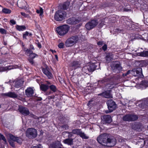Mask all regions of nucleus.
Listing matches in <instances>:
<instances>
[{
	"mask_svg": "<svg viewBox=\"0 0 148 148\" xmlns=\"http://www.w3.org/2000/svg\"><path fill=\"white\" fill-rule=\"evenodd\" d=\"M17 5L20 8L25 10L27 9V3L24 0H18L17 2Z\"/></svg>",
	"mask_w": 148,
	"mask_h": 148,
	"instance_id": "9d476101",
	"label": "nucleus"
},
{
	"mask_svg": "<svg viewBox=\"0 0 148 148\" xmlns=\"http://www.w3.org/2000/svg\"><path fill=\"white\" fill-rule=\"evenodd\" d=\"M16 27V29L19 31H23L26 29V27L24 25H17Z\"/></svg>",
	"mask_w": 148,
	"mask_h": 148,
	"instance_id": "c756f323",
	"label": "nucleus"
},
{
	"mask_svg": "<svg viewBox=\"0 0 148 148\" xmlns=\"http://www.w3.org/2000/svg\"><path fill=\"white\" fill-rule=\"evenodd\" d=\"M32 117H33V118H34L35 119H39L38 117H37V116H35V115H32Z\"/></svg>",
	"mask_w": 148,
	"mask_h": 148,
	"instance_id": "052dcab7",
	"label": "nucleus"
},
{
	"mask_svg": "<svg viewBox=\"0 0 148 148\" xmlns=\"http://www.w3.org/2000/svg\"><path fill=\"white\" fill-rule=\"evenodd\" d=\"M111 90L107 91L98 95L101 96L106 98H112V95L110 92Z\"/></svg>",
	"mask_w": 148,
	"mask_h": 148,
	"instance_id": "ddd939ff",
	"label": "nucleus"
},
{
	"mask_svg": "<svg viewBox=\"0 0 148 148\" xmlns=\"http://www.w3.org/2000/svg\"><path fill=\"white\" fill-rule=\"evenodd\" d=\"M31 148H42V147L41 145H39L36 146H34L31 147Z\"/></svg>",
	"mask_w": 148,
	"mask_h": 148,
	"instance_id": "de8ad7c7",
	"label": "nucleus"
},
{
	"mask_svg": "<svg viewBox=\"0 0 148 148\" xmlns=\"http://www.w3.org/2000/svg\"><path fill=\"white\" fill-rule=\"evenodd\" d=\"M36 12L37 13L40 14V16H42L43 13V9L42 8H40L39 10H36Z\"/></svg>",
	"mask_w": 148,
	"mask_h": 148,
	"instance_id": "e433bc0d",
	"label": "nucleus"
},
{
	"mask_svg": "<svg viewBox=\"0 0 148 148\" xmlns=\"http://www.w3.org/2000/svg\"><path fill=\"white\" fill-rule=\"evenodd\" d=\"M73 134L72 131V132H71V133H70V134L68 135V137L69 138H70L72 137L73 136Z\"/></svg>",
	"mask_w": 148,
	"mask_h": 148,
	"instance_id": "8fccbe9b",
	"label": "nucleus"
},
{
	"mask_svg": "<svg viewBox=\"0 0 148 148\" xmlns=\"http://www.w3.org/2000/svg\"><path fill=\"white\" fill-rule=\"evenodd\" d=\"M50 89L53 92H55L57 90V88L55 86L52 85L49 86Z\"/></svg>",
	"mask_w": 148,
	"mask_h": 148,
	"instance_id": "4c0bfd02",
	"label": "nucleus"
},
{
	"mask_svg": "<svg viewBox=\"0 0 148 148\" xmlns=\"http://www.w3.org/2000/svg\"><path fill=\"white\" fill-rule=\"evenodd\" d=\"M106 82V80L105 79H103L102 80H100L99 81V83H103Z\"/></svg>",
	"mask_w": 148,
	"mask_h": 148,
	"instance_id": "864d4df0",
	"label": "nucleus"
},
{
	"mask_svg": "<svg viewBox=\"0 0 148 148\" xmlns=\"http://www.w3.org/2000/svg\"><path fill=\"white\" fill-rule=\"evenodd\" d=\"M64 133H68V134H70V133H71V132H64Z\"/></svg>",
	"mask_w": 148,
	"mask_h": 148,
	"instance_id": "774afa93",
	"label": "nucleus"
},
{
	"mask_svg": "<svg viewBox=\"0 0 148 148\" xmlns=\"http://www.w3.org/2000/svg\"><path fill=\"white\" fill-rule=\"evenodd\" d=\"M2 12L5 14H9L11 12V10L6 8H4L2 9Z\"/></svg>",
	"mask_w": 148,
	"mask_h": 148,
	"instance_id": "473e14b6",
	"label": "nucleus"
},
{
	"mask_svg": "<svg viewBox=\"0 0 148 148\" xmlns=\"http://www.w3.org/2000/svg\"><path fill=\"white\" fill-rule=\"evenodd\" d=\"M64 128L66 129H68V128L69 126L68 125H64Z\"/></svg>",
	"mask_w": 148,
	"mask_h": 148,
	"instance_id": "680f3d73",
	"label": "nucleus"
},
{
	"mask_svg": "<svg viewBox=\"0 0 148 148\" xmlns=\"http://www.w3.org/2000/svg\"><path fill=\"white\" fill-rule=\"evenodd\" d=\"M3 95L12 98H16L17 97V95L14 92H9L3 94Z\"/></svg>",
	"mask_w": 148,
	"mask_h": 148,
	"instance_id": "aec40b11",
	"label": "nucleus"
},
{
	"mask_svg": "<svg viewBox=\"0 0 148 148\" xmlns=\"http://www.w3.org/2000/svg\"><path fill=\"white\" fill-rule=\"evenodd\" d=\"M19 111L24 116H27L29 114V111L28 109L23 106H20L18 108Z\"/></svg>",
	"mask_w": 148,
	"mask_h": 148,
	"instance_id": "9b49d317",
	"label": "nucleus"
},
{
	"mask_svg": "<svg viewBox=\"0 0 148 148\" xmlns=\"http://www.w3.org/2000/svg\"><path fill=\"white\" fill-rule=\"evenodd\" d=\"M73 139L72 138H68L64 139L63 142L65 144L71 145H73Z\"/></svg>",
	"mask_w": 148,
	"mask_h": 148,
	"instance_id": "393cba45",
	"label": "nucleus"
},
{
	"mask_svg": "<svg viewBox=\"0 0 148 148\" xmlns=\"http://www.w3.org/2000/svg\"><path fill=\"white\" fill-rule=\"evenodd\" d=\"M55 58H56V59L57 60H58V56L57 55H55Z\"/></svg>",
	"mask_w": 148,
	"mask_h": 148,
	"instance_id": "0e129e2a",
	"label": "nucleus"
},
{
	"mask_svg": "<svg viewBox=\"0 0 148 148\" xmlns=\"http://www.w3.org/2000/svg\"><path fill=\"white\" fill-rule=\"evenodd\" d=\"M52 147L53 148H64L61 147H59V148L57 147H56V146H57V145H58L59 146H62V145L61 144H58L57 143H55L52 144Z\"/></svg>",
	"mask_w": 148,
	"mask_h": 148,
	"instance_id": "79ce46f5",
	"label": "nucleus"
},
{
	"mask_svg": "<svg viewBox=\"0 0 148 148\" xmlns=\"http://www.w3.org/2000/svg\"><path fill=\"white\" fill-rule=\"evenodd\" d=\"M103 50L104 51H106L107 49V45H104L102 47Z\"/></svg>",
	"mask_w": 148,
	"mask_h": 148,
	"instance_id": "09e8293b",
	"label": "nucleus"
},
{
	"mask_svg": "<svg viewBox=\"0 0 148 148\" xmlns=\"http://www.w3.org/2000/svg\"><path fill=\"white\" fill-rule=\"evenodd\" d=\"M118 63V62H116L114 64V68L113 69L114 72L118 73L122 69L121 67Z\"/></svg>",
	"mask_w": 148,
	"mask_h": 148,
	"instance_id": "6ab92c4d",
	"label": "nucleus"
},
{
	"mask_svg": "<svg viewBox=\"0 0 148 148\" xmlns=\"http://www.w3.org/2000/svg\"><path fill=\"white\" fill-rule=\"evenodd\" d=\"M130 73L131 74V71H127L126 73H125L123 74V76H126L127 75L129 74Z\"/></svg>",
	"mask_w": 148,
	"mask_h": 148,
	"instance_id": "49530a36",
	"label": "nucleus"
},
{
	"mask_svg": "<svg viewBox=\"0 0 148 148\" xmlns=\"http://www.w3.org/2000/svg\"><path fill=\"white\" fill-rule=\"evenodd\" d=\"M36 56H37V54L35 53H33L30 54L29 56V58L32 59L34 58Z\"/></svg>",
	"mask_w": 148,
	"mask_h": 148,
	"instance_id": "a19ab883",
	"label": "nucleus"
},
{
	"mask_svg": "<svg viewBox=\"0 0 148 148\" xmlns=\"http://www.w3.org/2000/svg\"><path fill=\"white\" fill-rule=\"evenodd\" d=\"M42 71L47 76L49 79H50L52 77V74L47 69L44 68L42 69Z\"/></svg>",
	"mask_w": 148,
	"mask_h": 148,
	"instance_id": "5701e85b",
	"label": "nucleus"
},
{
	"mask_svg": "<svg viewBox=\"0 0 148 148\" xmlns=\"http://www.w3.org/2000/svg\"><path fill=\"white\" fill-rule=\"evenodd\" d=\"M8 136L10 139L12 140L21 143V139L19 137H15L11 134H8Z\"/></svg>",
	"mask_w": 148,
	"mask_h": 148,
	"instance_id": "2eb2a0df",
	"label": "nucleus"
},
{
	"mask_svg": "<svg viewBox=\"0 0 148 148\" xmlns=\"http://www.w3.org/2000/svg\"><path fill=\"white\" fill-rule=\"evenodd\" d=\"M98 23L97 20H92L86 24L85 25V27L88 30H90L95 27Z\"/></svg>",
	"mask_w": 148,
	"mask_h": 148,
	"instance_id": "6e6552de",
	"label": "nucleus"
},
{
	"mask_svg": "<svg viewBox=\"0 0 148 148\" xmlns=\"http://www.w3.org/2000/svg\"><path fill=\"white\" fill-rule=\"evenodd\" d=\"M64 44L63 43H60L58 45V47L60 48H62L64 47Z\"/></svg>",
	"mask_w": 148,
	"mask_h": 148,
	"instance_id": "c03bdc74",
	"label": "nucleus"
},
{
	"mask_svg": "<svg viewBox=\"0 0 148 148\" xmlns=\"http://www.w3.org/2000/svg\"><path fill=\"white\" fill-rule=\"evenodd\" d=\"M79 22V21L76 19L74 18H69L67 20V23L69 24H75L78 23Z\"/></svg>",
	"mask_w": 148,
	"mask_h": 148,
	"instance_id": "412c9836",
	"label": "nucleus"
},
{
	"mask_svg": "<svg viewBox=\"0 0 148 148\" xmlns=\"http://www.w3.org/2000/svg\"><path fill=\"white\" fill-rule=\"evenodd\" d=\"M141 84L145 87L148 86V81L144 80L141 82Z\"/></svg>",
	"mask_w": 148,
	"mask_h": 148,
	"instance_id": "f704fd0d",
	"label": "nucleus"
},
{
	"mask_svg": "<svg viewBox=\"0 0 148 148\" xmlns=\"http://www.w3.org/2000/svg\"><path fill=\"white\" fill-rule=\"evenodd\" d=\"M73 133L74 134L79 135L82 138L84 139H87L88 138V136H87L83 132L81 129H76L73 130Z\"/></svg>",
	"mask_w": 148,
	"mask_h": 148,
	"instance_id": "0eeeda50",
	"label": "nucleus"
},
{
	"mask_svg": "<svg viewBox=\"0 0 148 148\" xmlns=\"http://www.w3.org/2000/svg\"><path fill=\"white\" fill-rule=\"evenodd\" d=\"M106 58L107 60L110 61L113 58V56L112 54H108L106 56Z\"/></svg>",
	"mask_w": 148,
	"mask_h": 148,
	"instance_id": "c9c22d12",
	"label": "nucleus"
},
{
	"mask_svg": "<svg viewBox=\"0 0 148 148\" xmlns=\"http://www.w3.org/2000/svg\"><path fill=\"white\" fill-rule=\"evenodd\" d=\"M23 82L21 80H18L16 82L15 86L16 88H19L22 86Z\"/></svg>",
	"mask_w": 148,
	"mask_h": 148,
	"instance_id": "a878e982",
	"label": "nucleus"
},
{
	"mask_svg": "<svg viewBox=\"0 0 148 148\" xmlns=\"http://www.w3.org/2000/svg\"><path fill=\"white\" fill-rule=\"evenodd\" d=\"M32 35V33H29L27 31H26L24 34H23V37L24 39H27V38H26L27 36L29 35V36H31Z\"/></svg>",
	"mask_w": 148,
	"mask_h": 148,
	"instance_id": "72a5a7b5",
	"label": "nucleus"
},
{
	"mask_svg": "<svg viewBox=\"0 0 148 148\" xmlns=\"http://www.w3.org/2000/svg\"><path fill=\"white\" fill-rule=\"evenodd\" d=\"M0 32L2 34H6V31L4 29L0 28Z\"/></svg>",
	"mask_w": 148,
	"mask_h": 148,
	"instance_id": "37998d69",
	"label": "nucleus"
},
{
	"mask_svg": "<svg viewBox=\"0 0 148 148\" xmlns=\"http://www.w3.org/2000/svg\"><path fill=\"white\" fill-rule=\"evenodd\" d=\"M10 145L13 147H15V145L14 143L12 141L10 140L9 141Z\"/></svg>",
	"mask_w": 148,
	"mask_h": 148,
	"instance_id": "a18cd8bd",
	"label": "nucleus"
},
{
	"mask_svg": "<svg viewBox=\"0 0 148 148\" xmlns=\"http://www.w3.org/2000/svg\"><path fill=\"white\" fill-rule=\"evenodd\" d=\"M107 104L108 109L111 111H113L116 107V105L115 102L112 99L108 100L107 102Z\"/></svg>",
	"mask_w": 148,
	"mask_h": 148,
	"instance_id": "1a4fd4ad",
	"label": "nucleus"
},
{
	"mask_svg": "<svg viewBox=\"0 0 148 148\" xmlns=\"http://www.w3.org/2000/svg\"><path fill=\"white\" fill-rule=\"evenodd\" d=\"M98 142L104 146L109 147L114 146L116 144V140L114 138H110L106 134L100 135L97 138Z\"/></svg>",
	"mask_w": 148,
	"mask_h": 148,
	"instance_id": "f257e3e1",
	"label": "nucleus"
},
{
	"mask_svg": "<svg viewBox=\"0 0 148 148\" xmlns=\"http://www.w3.org/2000/svg\"><path fill=\"white\" fill-rule=\"evenodd\" d=\"M66 12L62 10H59L57 11L54 15V18L57 21H61L66 16Z\"/></svg>",
	"mask_w": 148,
	"mask_h": 148,
	"instance_id": "7ed1b4c3",
	"label": "nucleus"
},
{
	"mask_svg": "<svg viewBox=\"0 0 148 148\" xmlns=\"http://www.w3.org/2000/svg\"><path fill=\"white\" fill-rule=\"evenodd\" d=\"M70 2L69 1H66L62 5V8L64 10H66L68 8L69 6Z\"/></svg>",
	"mask_w": 148,
	"mask_h": 148,
	"instance_id": "7c9ffc66",
	"label": "nucleus"
},
{
	"mask_svg": "<svg viewBox=\"0 0 148 148\" xmlns=\"http://www.w3.org/2000/svg\"><path fill=\"white\" fill-rule=\"evenodd\" d=\"M139 55L142 57L148 56V51H143L139 53Z\"/></svg>",
	"mask_w": 148,
	"mask_h": 148,
	"instance_id": "2f4dec72",
	"label": "nucleus"
},
{
	"mask_svg": "<svg viewBox=\"0 0 148 148\" xmlns=\"http://www.w3.org/2000/svg\"><path fill=\"white\" fill-rule=\"evenodd\" d=\"M131 74L134 76H136L138 75H143L142 69L140 68L134 69L131 71Z\"/></svg>",
	"mask_w": 148,
	"mask_h": 148,
	"instance_id": "f8f14e48",
	"label": "nucleus"
},
{
	"mask_svg": "<svg viewBox=\"0 0 148 148\" xmlns=\"http://www.w3.org/2000/svg\"><path fill=\"white\" fill-rule=\"evenodd\" d=\"M30 48L31 49L34 50V48L32 45H30Z\"/></svg>",
	"mask_w": 148,
	"mask_h": 148,
	"instance_id": "13d9d810",
	"label": "nucleus"
},
{
	"mask_svg": "<svg viewBox=\"0 0 148 148\" xmlns=\"http://www.w3.org/2000/svg\"><path fill=\"white\" fill-rule=\"evenodd\" d=\"M0 140H3L4 142L5 143H6L7 142V140L5 138L3 135L1 134V133H0Z\"/></svg>",
	"mask_w": 148,
	"mask_h": 148,
	"instance_id": "58836bf2",
	"label": "nucleus"
},
{
	"mask_svg": "<svg viewBox=\"0 0 148 148\" xmlns=\"http://www.w3.org/2000/svg\"><path fill=\"white\" fill-rule=\"evenodd\" d=\"M138 118L137 115L128 114L123 117V120L124 121H136Z\"/></svg>",
	"mask_w": 148,
	"mask_h": 148,
	"instance_id": "423d86ee",
	"label": "nucleus"
},
{
	"mask_svg": "<svg viewBox=\"0 0 148 148\" xmlns=\"http://www.w3.org/2000/svg\"><path fill=\"white\" fill-rule=\"evenodd\" d=\"M47 84L48 85H50L51 84V83L50 82H48V81H47Z\"/></svg>",
	"mask_w": 148,
	"mask_h": 148,
	"instance_id": "69168bd1",
	"label": "nucleus"
},
{
	"mask_svg": "<svg viewBox=\"0 0 148 148\" xmlns=\"http://www.w3.org/2000/svg\"><path fill=\"white\" fill-rule=\"evenodd\" d=\"M33 59H32L31 58L29 59H28L30 63L32 64H33L34 63V62L33 60Z\"/></svg>",
	"mask_w": 148,
	"mask_h": 148,
	"instance_id": "3c124183",
	"label": "nucleus"
},
{
	"mask_svg": "<svg viewBox=\"0 0 148 148\" xmlns=\"http://www.w3.org/2000/svg\"><path fill=\"white\" fill-rule=\"evenodd\" d=\"M26 95L28 97L32 96L34 93V90L32 87L28 88L25 90Z\"/></svg>",
	"mask_w": 148,
	"mask_h": 148,
	"instance_id": "4468645a",
	"label": "nucleus"
},
{
	"mask_svg": "<svg viewBox=\"0 0 148 148\" xmlns=\"http://www.w3.org/2000/svg\"><path fill=\"white\" fill-rule=\"evenodd\" d=\"M88 67V65H87L82 68V71L83 74H88L89 72Z\"/></svg>",
	"mask_w": 148,
	"mask_h": 148,
	"instance_id": "cd10ccee",
	"label": "nucleus"
},
{
	"mask_svg": "<svg viewBox=\"0 0 148 148\" xmlns=\"http://www.w3.org/2000/svg\"><path fill=\"white\" fill-rule=\"evenodd\" d=\"M21 13L22 15L24 16L25 17H27L28 16V15L26 14L24 12H21Z\"/></svg>",
	"mask_w": 148,
	"mask_h": 148,
	"instance_id": "603ef678",
	"label": "nucleus"
},
{
	"mask_svg": "<svg viewBox=\"0 0 148 148\" xmlns=\"http://www.w3.org/2000/svg\"><path fill=\"white\" fill-rule=\"evenodd\" d=\"M13 69L12 66H9L5 67H2L0 68V71H1L9 70Z\"/></svg>",
	"mask_w": 148,
	"mask_h": 148,
	"instance_id": "c85d7f7f",
	"label": "nucleus"
},
{
	"mask_svg": "<svg viewBox=\"0 0 148 148\" xmlns=\"http://www.w3.org/2000/svg\"><path fill=\"white\" fill-rule=\"evenodd\" d=\"M79 40L77 36H73L68 39L65 42V45L66 47H70L73 45Z\"/></svg>",
	"mask_w": 148,
	"mask_h": 148,
	"instance_id": "20e7f679",
	"label": "nucleus"
},
{
	"mask_svg": "<svg viewBox=\"0 0 148 148\" xmlns=\"http://www.w3.org/2000/svg\"><path fill=\"white\" fill-rule=\"evenodd\" d=\"M37 46H38V47L40 48H41V44L39 43H38V44H37Z\"/></svg>",
	"mask_w": 148,
	"mask_h": 148,
	"instance_id": "bf43d9fd",
	"label": "nucleus"
},
{
	"mask_svg": "<svg viewBox=\"0 0 148 148\" xmlns=\"http://www.w3.org/2000/svg\"><path fill=\"white\" fill-rule=\"evenodd\" d=\"M37 131L34 128H28L26 132V136L29 138H35L37 136Z\"/></svg>",
	"mask_w": 148,
	"mask_h": 148,
	"instance_id": "39448f33",
	"label": "nucleus"
},
{
	"mask_svg": "<svg viewBox=\"0 0 148 148\" xmlns=\"http://www.w3.org/2000/svg\"><path fill=\"white\" fill-rule=\"evenodd\" d=\"M8 136L10 139L12 140L21 143V139L19 137H15L11 134H8Z\"/></svg>",
	"mask_w": 148,
	"mask_h": 148,
	"instance_id": "f3484780",
	"label": "nucleus"
},
{
	"mask_svg": "<svg viewBox=\"0 0 148 148\" xmlns=\"http://www.w3.org/2000/svg\"><path fill=\"white\" fill-rule=\"evenodd\" d=\"M41 90L43 91H47L49 88V86L45 84H41L40 86Z\"/></svg>",
	"mask_w": 148,
	"mask_h": 148,
	"instance_id": "bb28decb",
	"label": "nucleus"
},
{
	"mask_svg": "<svg viewBox=\"0 0 148 148\" xmlns=\"http://www.w3.org/2000/svg\"><path fill=\"white\" fill-rule=\"evenodd\" d=\"M8 136L10 139L12 140L21 143V139L19 137H15L11 134H8Z\"/></svg>",
	"mask_w": 148,
	"mask_h": 148,
	"instance_id": "dca6fc26",
	"label": "nucleus"
},
{
	"mask_svg": "<svg viewBox=\"0 0 148 148\" xmlns=\"http://www.w3.org/2000/svg\"><path fill=\"white\" fill-rule=\"evenodd\" d=\"M103 121L107 123H110L112 121V119L111 116L109 115H105L102 117Z\"/></svg>",
	"mask_w": 148,
	"mask_h": 148,
	"instance_id": "4be33fe9",
	"label": "nucleus"
},
{
	"mask_svg": "<svg viewBox=\"0 0 148 148\" xmlns=\"http://www.w3.org/2000/svg\"><path fill=\"white\" fill-rule=\"evenodd\" d=\"M84 148H93L91 147H89V146H87V147H84Z\"/></svg>",
	"mask_w": 148,
	"mask_h": 148,
	"instance_id": "338daca9",
	"label": "nucleus"
},
{
	"mask_svg": "<svg viewBox=\"0 0 148 148\" xmlns=\"http://www.w3.org/2000/svg\"><path fill=\"white\" fill-rule=\"evenodd\" d=\"M88 67L89 72H92L94 71L96 68L97 66L93 63L87 65Z\"/></svg>",
	"mask_w": 148,
	"mask_h": 148,
	"instance_id": "b1692460",
	"label": "nucleus"
},
{
	"mask_svg": "<svg viewBox=\"0 0 148 148\" xmlns=\"http://www.w3.org/2000/svg\"><path fill=\"white\" fill-rule=\"evenodd\" d=\"M23 50L26 53L30 54L33 53V51L30 49L25 48H24Z\"/></svg>",
	"mask_w": 148,
	"mask_h": 148,
	"instance_id": "ea45409f",
	"label": "nucleus"
},
{
	"mask_svg": "<svg viewBox=\"0 0 148 148\" xmlns=\"http://www.w3.org/2000/svg\"><path fill=\"white\" fill-rule=\"evenodd\" d=\"M81 63L79 61H73L71 64L72 70L75 69L80 66Z\"/></svg>",
	"mask_w": 148,
	"mask_h": 148,
	"instance_id": "a211bd4d",
	"label": "nucleus"
},
{
	"mask_svg": "<svg viewBox=\"0 0 148 148\" xmlns=\"http://www.w3.org/2000/svg\"><path fill=\"white\" fill-rule=\"evenodd\" d=\"M10 22L13 25H14L16 24L15 21L13 19L11 20L10 21Z\"/></svg>",
	"mask_w": 148,
	"mask_h": 148,
	"instance_id": "5fc2aeb1",
	"label": "nucleus"
},
{
	"mask_svg": "<svg viewBox=\"0 0 148 148\" xmlns=\"http://www.w3.org/2000/svg\"><path fill=\"white\" fill-rule=\"evenodd\" d=\"M69 29V27L68 25H64L57 27L56 30L59 35L63 36L68 32Z\"/></svg>",
	"mask_w": 148,
	"mask_h": 148,
	"instance_id": "f03ea898",
	"label": "nucleus"
},
{
	"mask_svg": "<svg viewBox=\"0 0 148 148\" xmlns=\"http://www.w3.org/2000/svg\"><path fill=\"white\" fill-rule=\"evenodd\" d=\"M112 111H111V110H109V109H108V110H105V112L106 113H109V112H112Z\"/></svg>",
	"mask_w": 148,
	"mask_h": 148,
	"instance_id": "4d7b16f0",
	"label": "nucleus"
},
{
	"mask_svg": "<svg viewBox=\"0 0 148 148\" xmlns=\"http://www.w3.org/2000/svg\"><path fill=\"white\" fill-rule=\"evenodd\" d=\"M103 42L102 41H99L97 42V44L98 45H102L103 44Z\"/></svg>",
	"mask_w": 148,
	"mask_h": 148,
	"instance_id": "6e6d98bb",
	"label": "nucleus"
},
{
	"mask_svg": "<svg viewBox=\"0 0 148 148\" xmlns=\"http://www.w3.org/2000/svg\"><path fill=\"white\" fill-rule=\"evenodd\" d=\"M51 51L52 52V53H55L56 52V51H53V50H52V49H51Z\"/></svg>",
	"mask_w": 148,
	"mask_h": 148,
	"instance_id": "e2e57ef3",
	"label": "nucleus"
}]
</instances>
